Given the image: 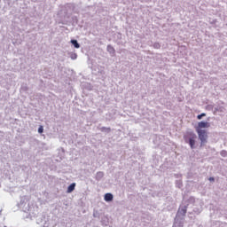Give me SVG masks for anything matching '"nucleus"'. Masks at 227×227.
<instances>
[{
    "mask_svg": "<svg viewBox=\"0 0 227 227\" xmlns=\"http://www.w3.org/2000/svg\"><path fill=\"white\" fill-rule=\"evenodd\" d=\"M74 191H75V183H73L68 186L67 192L70 193L74 192Z\"/></svg>",
    "mask_w": 227,
    "mask_h": 227,
    "instance_id": "4",
    "label": "nucleus"
},
{
    "mask_svg": "<svg viewBox=\"0 0 227 227\" xmlns=\"http://www.w3.org/2000/svg\"><path fill=\"white\" fill-rule=\"evenodd\" d=\"M215 178L214 177H209V182H215Z\"/></svg>",
    "mask_w": 227,
    "mask_h": 227,
    "instance_id": "12",
    "label": "nucleus"
},
{
    "mask_svg": "<svg viewBox=\"0 0 227 227\" xmlns=\"http://www.w3.org/2000/svg\"><path fill=\"white\" fill-rule=\"evenodd\" d=\"M197 134L199 136V139L200 140V145L203 146L205 143H207V139H208V135L207 134V130L205 129H197Z\"/></svg>",
    "mask_w": 227,
    "mask_h": 227,
    "instance_id": "2",
    "label": "nucleus"
},
{
    "mask_svg": "<svg viewBox=\"0 0 227 227\" xmlns=\"http://www.w3.org/2000/svg\"><path fill=\"white\" fill-rule=\"evenodd\" d=\"M181 212H182L183 215H185V214H187V207L182 208Z\"/></svg>",
    "mask_w": 227,
    "mask_h": 227,
    "instance_id": "9",
    "label": "nucleus"
},
{
    "mask_svg": "<svg viewBox=\"0 0 227 227\" xmlns=\"http://www.w3.org/2000/svg\"><path fill=\"white\" fill-rule=\"evenodd\" d=\"M107 50L109 51V52H114V48L111 45L107 46Z\"/></svg>",
    "mask_w": 227,
    "mask_h": 227,
    "instance_id": "8",
    "label": "nucleus"
},
{
    "mask_svg": "<svg viewBox=\"0 0 227 227\" xmlns=\"http://www.w3.org/2000/svg\"><path fill=\"white\" fill-rule=\"evenodd\" d=\"M196 134L190 132L186 136H184L185 143H188L192 149H194V145H196V139H197Z\"/></svg>",
    "mask_w": 227,
    "mask_h": 227,
    "instance_id": "1",
    "label": "nucleus"
},
{
    "mask_svg": "<svg viewBox=\"0 0 227 227\" xmlns=\"http://www.w3.org/2000/svg\"><path fill=\"white\" fill-rule=\"evenodd\" d=\"M105 201H113V195L111 193H106L105 195Z\"/></svg>",
    "mask_w": 227,
    "mask_h": 227,
    "instance_id": "5",
    "label": "nucleus"
},
{
    "mask_svg": "<svg viewBox=\"0 0 227 227\" xmlns=\"http://www.w3.org/2000/svg\"><path fill=\"white\" fill-rule=\"evenodd\" d=\"M210 128V122L207 121H200L196 128V131L201 130V129H208Z\"/></svg>",
    "mask_w": 227,
    "mask_h": 227,
    "instance_id": "3",
    "label": "nucleus"
},
{
    "mask_svg": "<svg viewBox=\"0 0 227 227\" xmlns=\"http://www.w3.org/2000/svg\"><path fill=\"white\" fill-rule=\"evenodd\" d=\"M207 116V114L203 113V114H200L197 116V120H201V118Z\"/></svg>",
    "mask_w": 227,
    "mask_h": 227,
    "instance_id": "7",
    "label": "nucleus"
},
{
    "mask_svg": "<svg viewBox=\"0 0 227 227\" xmlns=\"http://www.w3.org/2000/svg\"><path fill=\"white\" fill-rule=\"evenodd\" d=\"M71 43L75 47V49H79V47H81L79 43H77V40H71Z\"/></svg>",
    "mask_w": 227,
    "mask_h": 227,
    "instance_id": "6",
    "label": "nucleus"
},
{
    "mask_svg": "<svg viewBox=\"0 0 227 227\" xmlns=\"http://www.w3.org/2000/svg\"><path fill=\"white\" fill-rule=\"evenodd\" d=\"M38 132H39V134L43 133V126H40V127H39Z\"/></svg>",
    "mask_w": 227,
    "mask_h": 227,
    "instance_id": "10",
    "label": "nucleus"
},
{
    "mask_svg": "<svg viewBox=\"0 0 227 227\" xmlns=\"http://www.w3.org/2000/svg\"><path fill=\"white\" fill-rule=\"evenodd\" d=\"M221 155H222V157H226L227 152L226 151H222Z\"/></svg>",
    "mask_w": 227,
    "mask_h": 227,
    "instance_id": "11",
    "label": "nucleus"
}]
</instances>
